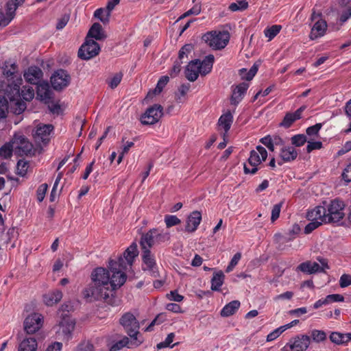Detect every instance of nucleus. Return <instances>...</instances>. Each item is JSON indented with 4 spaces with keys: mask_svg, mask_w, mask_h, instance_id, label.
Returning <instances> with one entry per match:
<instances>
[{
    "mask_svg": "<svg viewBox=\"0 0 351 351\" xmlns=\"http://www.w3.org/2000/svg\"><path fill=\"white\" fill-rule=\"evenodd\" d=\"M138 253L136 244L132 243L118 261H109V271L103 267L95 269L91 274L93 282L112 293L114 290L121 287L125 282L127 279L125 272L131 269Z\"/></svg>",
    "mask_w": 351,
    "mask_h": 351,
    "instance_id": "f257e3e1",
    "label": "nucleus"
},
{
    "mask_svg": "<svg viewBox=\"0 0 351 351\" xmlns=\"http://www.w3.org/2000/svg\"><path fill=\"white\" fill-rule=\"evenodd\" d=\"M0 69L3 76L8 81H12L11 84L7 85V88L12 93H8L10 100H14L19 97V87L22 84L23 79L18 70V65L12 60H7L0 64Z\"/></svg>",
    "mask_w": 351,
    "mask_h": 351,
    "instance_id": "f03ea898",
    "label": "nucleus"
},
{
    "mask_svg": "<svg viewBox=\"0 0 351 351\" xmlns=\"http://www.w3.org/2000/svg\"><path fill=\"white\" fill-rule=\"evenodd\" d=\"M214 60L213 55H208L202 61L199 60L191 61L185 70L186 77L189 81L194 82L197 79L199 74L206 75L209 73L212 70Z\"/></svg>",
    "mask_w": 351,
    "mask_h": 351,
    "instance_id": "7ed1b4c3",
    "label": "nucleus"
},
{
    "mask_svg": "<svg viewBox=\"0 0 351 351\" xmlns=\"http://www.w3.org/2000/svg\"><path fill=\"white\" fill-rule=\"evenodd\" d=\"M119 322L130 336L131 344L135 347L140 346L143 342V339L138 336L140 324L136 317L132 313L128 312L122 315Z\"/></svg>",
    "mask_w": 351,
    "mask_h": 351,
    "instance_id": "20e7f679",
    "label": "nucleus"
},
{
    "mask_svg": "<svg viewBox=\"0 0 351 351\" xmlns=\"http://www.w3.org/2000/svg\"><path fill=\"white\" fill-rule=\"evenodd\" d=\"M267 152L265 147L257 145L255 149L250 152L247 163H245L243 171L245 174H255L258 166L267 159Z\"/></svg>",
    "mask_w": 351,
    "mask_h": 351,
    "instance_id": "39448f33",
    "label": "nucleus"
},
{
    "mask_svg": "<svg viewBox=\"0 0 351 351\" xmlns=\"http://www.w3.org/2000/svg\"><path fill=\"white\" fill-rule=\"evenodd\" d=\"M25 0H9L4 8H0V25L7 26L15 17L17 8Z\"/></svg>",
    "mask_w": 351,
    "mask_h": 351,
    "instance_id": "423d86ee",
    "label": "nucleus"
},
{
    "mask_svg": "<svg viewBox=\"0 0 351 351\" xmlns=\"http://www.w3.org/2000/svg\"><path fill=\"white\" fill-rule=\"evenodd\" d=\"M83 297L89 302L104 300H107L112 293L99 285L95 283L88 285L82 291Z\"/></svg>",
    "mask_w": 351,
    "mask_h": 351,
    "instance_id": "0eeeda50",
    "label": "nucleus"
},
{
    "mask_svg": "<svg viewBox=\"0 0 351 351\" xmlns=\"http://www.w3.org/2000/svg\"><path fill=\"white\" fill-rule=\"evenodd\" d=\"M204 40L213 49H223L229 42L230 35L228 32H208L204 36Z\"/></svg>",
    "mask_w": 351,
    "mask_h": 351,
    "instance_id": "6e6552de",
    "label": "nucleus"
},
{
    "mask_svg": "<svg viewBox=\"0 0 351 351\" xmlns=\"http://www.w3.org/2000/svg\"><path fill=\"white\" fill-rule=\"evenodd\" d=\"M75 326V322L72 319L66 315L63 316L56 326V337L62 341H69L72 338Z\"/></svg>",
    "mask_w": 351,
    "mask_h": 351,
    "instance_id": "1a4fd4ad",
    "label": "nucleus"
},
{
    "mask_svg": "<svg viewBox=\"0 0 351 351\" xmlns=\"http://www.w3.org/2000/svg\"><path fill=\"white\" fill-rule=\"evenodd\" d=\"M345 204L339 199L331 201L326 209L327 223H337L345 216L343 212Z\"/></svg>",
    "mask_w": 351,
    "mask_h": 351,
    "instance_id": "9d476101",
    "label": "nucleus"
},
{
    "mask_svg": "<svg viewBox=\"0 0 351 351\" xmlns=\"http://www.w3.org/2000/svg\"><path fill=\"white\" fill-rule=\"evenodd\" d=\"M311 19L315 23L311 27L309 38L313 40L324 36L328 27L326 21L322 18L319 13L315 11L312 12Z\"/></svg>",
    "mask_w": 351,
    "mask_h": 351,
    "instance_id": "9b49d317",
    "label": "nucleus"
},
{
    "mask_svg": "<svg viewBox=\"0 0 351 351\" xmlns=\"http://www.w3.org/2000/svg\"><path fill=\"white\" fill-rule=\"evenodd\" d=\"M317 261L321 265L316 262L308 261L300 264L297 267V270L304 274H313L315 273L324 272L326 269L330 268L328 265V261L326 258L318 257Z\"/></svg>",
    "mask_w": 351,
    "mask_h": 351,
    "instance_id": "f8f14e48",
    "label": "nucleus"
},
{
    "mask_svg": "<svg viewBox=\"0 0 351 351\" xmlns=\"http://www.w3.org/2000/svg\"><path fill=\"white\" fill-rule=\"evenodd\" d=\"M99 51L98 43L91 38H86V42L79 49L78 56L83 60H89L98 55Z\"/></svg>",
    "mask_w": 351,
    "mask_h": 351,
    "instance_id": "ddd939ff",
    "label": "nucleus"
},
{
    "mask_svg": "<svg viewBox=\"0 0 351 351\" xmlns=\"http://www.w3.org/2000/svg\"><path fill=\"white\" fill-rule=\"evenodd\" d=\"M142 269L147 271L152 276L156 278L159 276L154 254L150 250H142Z\"/></svg>",
    "mask_w": 351,
    "mask_h": 351,
    "instance_id": "4468645a",
    "label": "nucleus"
},
{
    "mask_svg": "<svg viewBox=\"0 0 351 351\" xmlns=\"http://www.w3.org/2000/svg\"><path fill=\"white\" fill-rule=\"evenodd\" d=\"M163 108L160 105L154 104L149 108L141 117L143 125H153L157 123L162 116Z\"/></svg>",
    "mask_w": 351,
    "mask_h": 351,
    "instance_id": "2eb2a0df",
    "label": "nucleus"
},
{
    "mask_svg": "<svg viewBox=\"0 0 351 351\" xmlns=\"http://www.w3.org/2000/svg\"><path fill=\"white\" fill-rule=\"evenodd\" d=\"M43 316L37 313L27 316L23 323L24 330L27 334H34L38 331L43 325Z\"/></svg>",
    "mask_w": 351,
    "mask_h": 351,
    "instance_id": "dca6fc26",
    "label": "nucleus"
},
{
    "mask_svg": "<svg viewBox=\"0 0 351 351\" xmlns=\"http://www.w3.org/2000/svg\"><path fill=\"white\" fill-rule=\"evenodd\" d=\"M71 77L67 71L59 69L54 72L51 77V84L53 89L61 90L69 86Z\"/></svg>",
    "mask_w": 351,
    "mask_h": 351,
    "instance_id": "f3484780",
    "label": "nucleus"
},
{
    "mask_svg": "<svg viewBox=\"0 0 351 351\" xmlns=\"http://www.w3.org/2000/svg\"><path fill=\"white\" fill-rule=\"evenodd\" d=\"M12 140L15 154L22 156H27L32 152L33 145L24 136H14Z\"/></svg>",
    "mask_w": 351,
    "mask_h": 351,
    "instance_id": "a211bd4d",
    "label": "nucleus"
},
{
    "mask_svg": "<svg viewBox=\"0 0 351 351\" xmlns=\"http://www.w3.org/2000/svg\"><path fill=\"white\" fill-rule=\"evenodd\" d=\"M21 97L25 101H31L34 97V90L32 86H24L21 90V93H19V97L14 100H10L11 101H16V104L18 106V110H16L15 112L20 114L25 110L26 105L23 101H19Z\"/></svg>",
    "mask_w": 351,
    "mask_h": 351,
    "instance_id": "6ab92c4d",
    "label": "nucleus"
},
{
    "mask_svg": "<svg viewBox=\"0 0 351 351\" xmlns=\"http://www.w3.org/2000/svg\"><path fill=\"white\" fill-rule=\"evenodd\" d=\"M5 84L0 82V120L5 119L8 112V93H12L8 90H5Z\"/></svg>",
    "mask_w": 351,
    "mask_h": 351,
    "instance_id": "aec40b11",
    "label": "nucleus"
},
{
    "mask_svg": "<svg viewBox=\"0 0 351 351\" xmlns=\"http://www.w3.org/2000/svg\"><path fill=\"white\" fill-rule=\"evenodd\" d=\"M326 208L324 206H316L307 213L306 217L308 220L319 221L322 223H327Z\"/></svg>",
    "mask_w": 351,
    "mask_h": 351,
    "instance_id": "412c9836",
    "label": "nucleus"
},
{
    "mask_svg": "<svg viewBox=\"0 0 351 351\" xmlns=\"http://www.w3.org/2000/svg\"><path fill=\"white\" fill-rule=\"evenodd\" d=\"M201 221V213L197 210L192 212L187 217L185 231L188 232H195L197 229Z\"/></svg>",
    "mask_w": 351,
    "mask_h": 351,
    "instance_id": "4be33fe9",
    "label": "nucleus"
},
{
    "mask_svg": "<svg viewBox=\"0 0 351 351\" xmlns=\"http://www.w3.org/2000/svg\"><path fill=\"white\" fill-rule=\"evenodd\" d=\"M52 91L48 83L43 82L37 86V98L45 104H49L52 98Z\"/></svg>",
    "mask_w": 351,
    "mask_h": 351,
    "instance_id": "5701e85b",
    "label": "nucleus"
},
{
    "mask_svg": "<svg viewBox=\"0 0 351 351\" xmlns=\"http://www.w3.org/2000/svg\"><path fill=\"white\" fill-rule=\"evenodd\" d=\"M53 130V127L51 124L38 125L35 130L34 137L36 140L42 142L48 141Z\"/></svg>",
    "mask_w": 351,
    "mask_h": 351,
    "instance_id": "b1692460",
    "label": "nucleus"
},
{
    "mask_svg": "<svg viewBox=\"0 0 351 351\" xmlns=\"http://www.w3.org/2000/svg\"><path fill=\"white\" fill-rule=\"evenodd\" d=\"M248 87L249 84L246 82H243L236 86L232 90V94L230 98L231 104L233 105H237L242 100Z\"/></svg>",
    "mask_w": 351,
    "mask_h": 351,
    "instance_id": "393cba45",
    "label": "nucleus"
},
{
    "mask_svg": "<svg viewBox=\"0 0 351 351\" xmlns=\"http://www.w3.org/2000/svg\"><path fill=\"white\" fill-rule=\"evenodd\" d=\"M298 153L296 149L292 146L283 145L280 150L279 156L284 162L293 161L298 157Z\"/></svg>",
    "mask_w": 351,
    "mask_h": 351,
    "instance_id": "a878e982",
    "label": "nucleus"
},
{
    "mask_svg": "<svg viewBox=\"0 0 351 351\" xmlns=\"http://www.w3.org/2000/svg\"><path fill=\"white\" fill-rule=\"evenodd\" d=\"M42 75L41 69L36 66L29 67L24 73L25 80L32 84H38Z\"/></svg>",
    "mask_w": 351,
    "mask_h": 351,
    "instance_id": "bb28decb",
    "label": "nucleus"
},
{
    "mask_svg": "<svg viewBox=\"0 0 351 351\" xmlns=\"http://www.w3.org/2000/svg\"><path fill=\"white\" fill-rule=\"evenodd\" d=\"M154 233H156V229L153 228L142 235L140 241L142 250H150V248L156 243Z\"/></svg>",
    "mask_w": 351,
    "mask_h": 351,
    "instance_id": "cd10ccee",
    "label": "nucleus"
},
{
    "mask_svg": "<svg viewBox=\"0 0 351 351\" xmlns=\"http://www.w3.org/2000/svg\"><path fill=\"white\" fill-rule=\"evenodd\" d=\"M110 351H118L125 347L132 348L135 347L131 344V339L124 336L121 339L114 341L109 340L107 344Z\"/></svg>",
    "mask_w": 351,
    "mask_h": 351,
    "instance_id": "c85d7f7f",
    "label": "nucleus"
},
{
    "mask_svg": "<svg viewBox=\"0 0 351 351\" xmlns=\"http://www.w3.org/2000/svg\"><path fill=\"white\" fill-rule=\"evenodd\" d=\"M310 345V337L302 335L297 337L292 345L291 349L292 351H305Z\"/></svg>",
    "mask_w": 351,
    "mask_h": 351,
    "instance_id": "c756f323",
    "label": "nucleus"
},
{
    "mask_svg": "<svg viewBox=\"0 0 351 351\" xmlns=\"http://www.w3.org/2000/svg\"><path fill=\"white\" fill-rule=\"evenodd\" d=\"M344 298L340 294H331L327 295L325 298L319 299L313 304V308L317 309L324 305H327L332 302H343Z\"/></svg>",
    "mask_w": 351,
    "mask_h": 351,
    "instance_id": "7c9ffc66",
    "label": "nucleus"
},
{
    "mask_svg": "<svg viewBox=\"0 0 351 351\" xmlns=\"http://www.w3.org/2000/svg\"><path fill=\"white\" fill-rule=\"evenodd\" d=\"M38 343L33 337L23 339L18 346V351H36Z\"/></svg>",
    "mask_w": 351,
    "mask_h": 351,
    "instance_id": "2f4dec72",
    "label": "nucleus"
},
{
    "mask_svg": "<svg viewBox=\"0 0 351 351\" xmlns=\"http://www.w3.org/2000/svg\"><path fill=\"white\" fill-rule=\"evenodd\" d=\"M233 121V116L230 112L223 114L218 121V125L220 130H224V135L230 130Z\"/></svg>",
    "mask_w": 351,
    "mask_h": 351,
    "instance_id": "473e14b6",
    "label": "nucleus"
},
{
    "mask_svg": "<svg viewBox=\"0 0 351 351\" xmlns=\"http://www.w3.org/2000/svg\"><path fill=\"white\" fill-rule=\"evenodd\" d=\"M62 298V293L59 290L46 293L43 296V301L47 306H53L59 302Z\"/></svg>",
    "mask_w": 351,
    "mask_h": 351,
    "instance_id": "72a5a7b5",
    "label": "nucleus"
},
{
    "mask_svg": "<svg viewBox=\"0 0 351 351\" xmlns=\"http://www.w3.org/2000/svg\"><path fill=\"white\" fill-rule=\"evenodd\" d=\"M241 303L239 300H233L223 306L221 311V315L222 317H229L234 315L239 308Z\"/></svg>",
    "mask_w": 351,
    "mask_h": 351,
    "instance_id": "f704fd0d",
    "label": "nucleus"
},
{
    "mask_svg": "<svg viewBox=\"0 0 351 351\" xmlns=\"http://www.w3.org/2000/svg\"><path fill=\"white\" fill-rule=\"evenodd\" d=\"M106 37L102 29L101 25L98 23H94L88 31L86 38H95L96 40H101Z\"/></svg>",
    "mask_w": 351,
    "mask_h": 351,
    "instance_id": "c9c22d12",
    "label": "nucleus"
},
{
    "mask_svg": "<svg viewBox=\"0 0 351 351\" xmlns=\"http://www.w3.org/2000/svg\"><path fill=\"white\" fill-rule=\"evenodd\" d=\"M224 280V274L221 271L213 274L211 279V289L213 291L220 290Z\"/></svg>",
    "mask_w": 351,
    "mask_h": 351,
    "instance_id": "e433bc0d",
    "label": "nucleus"
},
{
    "mask_svg": "<svg viewBox=\"0 0 351 351\" xmlns=\"http://www.w3.org/2000/svg\"><path fill=\"white\" fill-rule=\"evenodd\" d=\"M258 71V66L254 64L250 70L241 69L239 70V75L243 80L250 81L253 79Z\"/></svg>",
    "mask_w": 351,
    "mask_h": 351,
    "instance_id": "4c0bfd02",
    "label": "nucleus"
},
{
    "mask_svg": "<svg viewBox=\"0 0 351 351\" xmlns=\"http://www.w3.org/2000/svg\"><path fill=\"white\" fill-rule=\"evenodd\" d=\"M12 152L14 153V147L13 144V140L8 143H5L0 148V157L3 158H10Z\"/></svg>",
    "mask_w": 351,
    "mask_h": 351,
    "instance_id": "58836bf2",
    "label": "nucleus"
},
{
    "mask_svg": "<svg viewBox=\"0 0 351 351\" xmlns=\"http://www.w3.org/2000/svg\"><path fill=\"white\" fill-rule=\"evenodd\" d=\"M282 27L279 25H274L271 27H267L264 30V34L265 37L268 38V40H271L281 30Z\"/></svg>",
    "mask_w": 351,
    "mask_h": 351,
    "instance_id": "ea45409f",
    "label": "nucleus"
},
{
    "mask_svg": "<svg viewBox=\"0 0 351 351\" xmlns=\"http://www.w3.org/2000/svg\"><path fill=\"white\" fill-rule=\"evenodd\" d=\"M94 16L102 23H107L109 21L110 13L106 8H99L95 11Z\"/></svg>",
    "mask_w": 351,
    "mask_h": 351,
    "instance_id": "a19ab883",
    "label": "nucleus"
},
{
    "mask_svg": "<svg viewBox=\"0 0 351 351\" xmlns=\"http://www.w3.org/2000/svg\"><path fill=\"white\" fill-rule=\"evenodd\" d=\"M193 49V46L191 44L184 45L179 51L178 60L184 61V59L188 58L189 54L191 53Z\"/></svg>",
    "mask_w": 351,
    "mask_h": 351,
    "instance_id": "79ce46f5",
    "label": "nucleus"
},
{
    "mask_svg": "<svg viewBox=\"0 0 351 351\" xmlns=\"http://www.w3.org/2000/svg\"><path fill=\"white\" fill-rule=\"evenodd\" d=\"M189 88L190 86L189 84H182L179 87L176 95V99L178 102L181 103L184 101L185 96L189 92Z\"/></svg>",
    "mask_w": 351,
    "mask_h": 351,
    "instance_id": "37998d69",
    "label": "nucleus"
},
{
    "mask_svg": "<svg viewBox=\"0 0 351 351\" xmlns=\"http://www.w3.org/2000/svg\"><path fill=\"white\" fill-rule=\"evenodd\" d=\"M123 78V73L119 72L115 73L108 80V84L112 89H114L120 84Z\"/></svg>",
    "mask_w": 351,
    "mask_h": 351,
    "instance_id": "c03bdc74",
    "label": "nucleus"
},
{
    "mask_svg": "<svg viewBox=\"0 0 351 351\" xmlns=\"http://www.w3.org/2000/svg\"><path fill=\"white\" fill-rule=\"evenodd\" d=\"M311 337L314 341L319 343L326 339V334L323 330H313L311 332Z\"/></svg>",
    "mask_w": 351,
    "mask_h": 351,
    "instance_id": "a18cd8bd",
    "label": "nucleus"
},
{
    "mask_svg": "<svg viewBox=\"0 0 351 351\" xmlns=\"http://www.w3.org/2000/svg\"><path fill=\"white\" fill-rule=\"evenodd\" d=\"M167 228L178 225L181 223V220L176 215H167L164 219Z\"/></svg>",
    "mask_w": 351,
    "mask_h": 351,
    "instance_id": "49530a36",
    "label": "nucleus"
},
{
    "mask_svg": "<svg viewBox=\"0 0 351 351\" xmlns=\"http://www.w3.org/2000/svg\"><path fill=\"white\" fill-rule=\"evenodd\" d=\"M174 337H175V334L173 332L169 333L167 335V337H166V339H165V341L157 344V348L162 349V348H167V347L173 348L175 345L177 344V343H175V344L171 346V343L173 342Z\"/></svg>",
    "mask_w": 351,
    "mask_h": 351,
    "instance_id": "de8ad7c7",
    "label": "nucleus"
},
{
    "mask_svg": "<svg viewBox=\"0 0 351 351\" xmlns=\"http://www.w3.org/2000/svg\"><path fill=\"white\" fill-rule=\"evenodd\" d=\"M248 7V3L245 0L239 1L230 5L229 8L233 12L241 11Z\"/></svg>",
    "mask_w": 351,
    "mask_h": 351,
    "instance_id": "09e8293b",
    "label": "nucleus"
},
{
    "mask_svg": "<svg viewBox=\"0 0 351 351\" xmlns=\"http://www.w3.org/2000/svg\"><path fill=\"white\" fill-rule=\"evenodd\" d=\"M156 229V233H154L156 237V241L158 243H164L168 241L170 239L169 234L168 232H165L163 230H160L157 228Z\"/></svg>",
    "mask_w": 351,
    "mask_h": 351,
    "instance_id": "8fccbe9b",
    "label": "nucleus"
},
{
    "mask_svg": "<svg viewBox=\"0 0 351 351\" xmlns=\"http://www.w3.org/2000/svg\"><path fill=\"white\" fill-rule=\"evenodd\" d=\"M29 168V163L23 160H19L16 165L17 173L21 176H24Z\"/></svg>",
    "mask_w": 351,
    "mask_h": 351,
    "instance_id": "3c124183",
    "label": "nucleus"
},
{
    "mask_svg": "<svg viewBox=\"0 0 351 351\" xmlns=\"http://www.w3.org/2000/svg\"><path fill=\"white\" fill-rule=\"evenodd\" d=\"M169 80V78L168 76L161 77L157 83L156 87L154 90V94L160 93L164 87L167 84Z\"/></svg>",
    "mask_w": 351,
    "mask_h": 351,
    "instance_id": "603ef678",
    "label": "nucleus"
},
{
    "mask_svg": "<svg viewBox=\"0 0 351 351\" xmlns=\"http://www.w3.org/2000/svg\"><path fill=\"white\" fill-rule=\"evenodd\" d=\"M306 142V138L304 134H297L291 137V143L296 147L302 146Z\"/></svg>",
    "mask_w": 351,
    "mask_h": 351,
    "instance_id": "864d4df0",
    "label": "nucleus"
},
{
    "mask_svg": "<svg viewBox=\"0 0 351 351\" xmlns=\"http://www.w3.org/2000/svg\"><path fill=\"white\" fill-rule=\"evenodd\" d=\"M241 258V254L240 252L236 253L232 258L229 265L227 266L226 271L227 273H229L231 271H232L234 267L238 264Z\"/></svg>",
    "mask_w": 351,
    "mask_h": 351,
    "instance_id": "5fc2aeb1",
    "label": "nucleus"
},
{
    "mask_svg": "<svg viewBox=\"0 0 351 351\" xmlns=\"http://www.w3.org/2000/svg\"><path fill=\"white\" fill-rule=\"evenodd\" d=\"M47 189L48 185L47 184H42L38 186L36 191V197L39 202L44 199Z\"/></svg>",
    "mask_w": 351,
    "mask_h": 351,
    "instance_id": "6e6d98bb",
    "label": "nucleus"
},
{
    "mask_svg": "<svg viewBox=\"0 0 351 351\" xmlns=\"http://www.w3.org/2000/svg\"><path fill=\"white\" fill-rule=\"evenodd\" d=\"M282 204L283 202H280L273 206L271 216V220L272 222L275 221L279 217Z\"/></svg>",
    "mask_w": 351,
    "mask_h": 351,
    "instance_id": "4d7b16f0",
    "label": "nucleus"
},
{
    "mask_svg": "<svg viewBox=\"0 0 351 351\" xmlns=\"http://www.w3.org/2000/svg\"><path fill=\"white\" fill-rule=\"evenodd\" d=\"M311 222L308 223L304 228V233L305 234H310L314 230L317 228L319 226L322 224V222L319 221H315V220H309Z\"/></svg>",
    "mask_w": 351,
    "mask_h": 351,
    "instance_id": "13d9d810",
    "label": "nucleus"
},
{
    "mask_svg": "<svg viewBox=\"0 0 351 351\" xmlns=\"http://www.w3.org/2000/svg\"><path fill=\"white\" fill-rule=\"evenodd\" d=\"M322 127V123H316L315 125L308 127L306 132L307 135L310 136H318L319 132L321 130Z\"/></svg>",
    "mask_w": 351,
    "mask_h": 351,
    "instance_id": "bf43d9fd",
    "label": "nucleus"
},
{
    "mask_svg": "<svg viewBox=\"0 0 351 351\" xmlns=\"http://www.w3.org/2000/svg\"><path fill=\"white\" fill-rule=\"evenodd\" d=\"M285 328L282 326L275 329L271 332L269 333L267 336V341H271L277 339L283 332Z\"/></svg>",
    "mask_w": 351,
    "mask_h": 351,
    "instance_id": "052dcab7",
    "label": "nucleus"
},
{
    "mask_svg": "<svg viewBox=\"0 0 351 351\" xmlns=\"http://www.w3.org/2000/svg\"><path fill=\"white\" fill-rule=\"evenodd\" d=\"M260 142L263 144L265 146H266L268 149L271 152H274L275 150V145H274L273 142L271 141V136L267 135L264 136L263 138H261L260 139Z\"/></svg>",
    "mask_w": 351,
    "mask_h": 351,
    "instance_id": "680f3d73",
    "label": "nucleus"
},
{
    "mask_svg": "<svg viewBox=\"0 0 351 351\" xmlns=\"http://www.w3.org/2000/svg\"><path fill=\"white\" fill-rule=\"evenodd\" d=\"M293 292L292 291H286L283 293L279 294L276 295L274 298V301H279V300H291L292 298L293 297Z\"/></svg>",
    "mask_w": 351,
    "mask_h": 351,
    "instance_id": "e2e57ef3",
    "label": "nucleus"
},
{
    "mask_svg": "<svg viewBox=\"0 0 351 351\" xmlns=\"http://www.w3.org/2000/svg\"><path fill=\"white\" fill-rule=\"evenodd\" d=\"M339 285L341 288L351 285V276L349 274H343L339 279Z\"/></svg>",
    "mask_w": 351,
    "mask_h": 351,
    "instance_id": "0e129e2a",
    "label": "nucleus"
},
{
    "mask_svg": "<svg viewBox=\"0 0 351 351\" xmlns=\"http://www.w3.org/2000/svg\"><path fill=\"white\" fill-rule=\"evenodd\" d=\"M322 147V143L320 141H308L306 146V152L308 153L311 152L315 149H320Z\"/></svg>",
    "mask_w": 351,
    "mask_h": 351,
    "instance_id": "69168bd1",
    "label": "nucleus"
},
{
    "mask_svg": "<svg viewBox=\"0 0 351 351\" xmlns=\"http://www.w3.org/2000/svg\"><path fill=\"white\" fill-rule=\"evenodd\" d=\"M76 351H94L93 346L89 342L80 343Z\"/></svg>",
    "mask_w": 351,
    "mask_h": 351,
    "instance_id": "338daca9",
    "label": "nucleus"
},
{
    "mask_svg": "<svg viewBox=\"0 0 351 351\" xmlns=\"http://www.w3.org/2000/svg\"><path fill=\"white\" fill-rule=\"evenodd\" d=\"M342 178L346 182L351 181V164L346 166L342 173Z\"/></svg>",
    "mask_w": 351,
    "mask_h": 351,
    "instance_id": "774afa93",
    "label": "nucleus"
}]
</instances>
